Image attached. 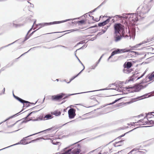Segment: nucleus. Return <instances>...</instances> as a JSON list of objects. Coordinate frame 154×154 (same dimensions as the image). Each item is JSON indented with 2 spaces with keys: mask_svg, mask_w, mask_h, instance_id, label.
Masks as SVG:
<instances>
[{
  "mask_svg": "<svg viewBox=\"0 0 154 154\" xmlns=\"http://www.w3.org/2000/svg\"><path fill=\"white\" fill-rule=\"evenodd\" d=\"M4 91H5V88H4Z\"/></svg>",
  "mask_w": 154,
  "mask_h": 154,
  "instance_id": "nucleus-40",
  "label": "nucleus"
},
{
  "mask_svg": "<svg viewBox=\"0 0 154 154\" xmlns=\"http://www.w3.org/2000/svg\"><path fill=\"white\" fill-rule=\"evenodd\" d=\"M37 116H37L36 114V112L35 111H33L29 114L26 117H29V120L36 121L38 120Z\"/></svg>",
  "mask_w": 154,
  "mask_h": 154,
  "instance_id": "nucleus-6",
  "label": "nucleus"
},
{
  "mask_svg": "<svg viewBox=\"0 0 154 154\" xmlns=\"http://www.w3.org/2000/svg\"><path fill=\"white\" fill-rule=\"evenodd\" d=\"M130 153L132 154H143V152L139 150L138 149H134L132 150Z\"/></svg>",
  "mask_w": 154,
  "mask_h": 154,
  "instance_id": "nucleus-11",
  "label": "nucleus"
},
{
  "mask_svg": "<svg viewBox=\"0 0 154 154\" xmlns=\"http://www.w3.org/2000/svg\"><path fill=\"white\" fill-rule=\"evenodd\" d=\"M105 154H109L114 152L116 151V148L113 143H109L105 146L104 147Z\"/></svg>",
  "mask_w": 154,
  "mask_h": 154,
  "instance_id": "nucleus-2",
  "label": "nucleus"
},
{
  "mask_svg": "<svg viewBox=\"0 0 154 154\" xmlns=\"http://www.w3.org/2000/svg\"><path fill=\"white\" fill-rule=\"evenodd\" d=\"M92 17L93 18H94L93 17Z\"/></svg>",
  "mask_w": 154,
  "mask_h": 154,
  "instance_id": "nucleus-41",
  "label": "nucleus"
},
{
  "mask_svg": "<svg viewBox=\"0 0 154 154\" xmlns=\"http://www.w3.org/2000/svg\"><path fill=\"white\" fill-rule=\"evenodd\" d=\"M147 124H153L154 123V121L151 119H148V120H147Z\"/></svg>",
  "mask_w": 154,
  "mask_h": 154,
  "instance_id": "nucleus-30",
  "label": "nucleus"
},
{
  "mask_svg": "<svg viewBox=\"0 0 154 154\" xmlns=\"http://www.w3.org/2000/svg\"><path fill=\"white\" fill-rule=\"evenodd\" d=\"M70 19L66 20H65L63 21H54L50 23H42L39 24V25L41 26V27H44V26L50 25H51L57 24L58 23H60L62 22H65L67 21L70 20Z\"/></svg>",
  "mask_w": 154,
  "mask_h": 154,
  "instance_id": "nucleus-5",
  "label": "nucleus"
},
{
  "mask_svg": "<svg viewBox=\"0 0 154 154\" xmlns=\"http://www.w3.org/2000/svg\"><path fill=\"white\" fill-rule=\"evenodd\" d=\"M23 123V122H20L19 121H17L15 124V125L18 126L19 128H21V124Z\"/></svg>",
  "mask_w": 154,
  "mask_h": 154,
  "instance_id": "nucleus-28",
  "label": "nucleus"
},
{
  "mask_svg": "<svg viewBox=\"0 0 154 154\" xmlns=\"http://www.w3.org/2000/svg\"><path fill=\"white\" fill-rule=\"evenodd\" d=\"M71 149H69L62 154H71Z\"/></svg>",
  "mask_w": 154,
  "mask_h": 154,
  "instance_id": "nucleus-32",
  "label": "nucleus"
},
{
  "mask_svg": "<svg viewBox=\"0 0 154 154\" xmlns=\"http://www.w3.org/2000/svg\"><path fill=\"white\" fill-rule=\"evenodd\" d=\"M147 120H145L143 119H141V120H139L137 122L140 123V122H141V123H140V124L144 125H145L146 124H147Z\"/></svg>",
  "mask_w": 154,
  "mask_h": 154,
  "instance_id": "nucleus-24",
  "label": "nucleus"
},
{
  "mask_svg": "<svg viewBox=\"0 0 154 154\" xmlns=\"http://www.w3.org/2000/svg\"><path fill=\"white\" fill-rule=\"evenodd\" d=\"M90 154H102L101 152L98 149H95L90 152Z\"/></svg>",
  "mask_w": 154,
  "mask_h": 154,
  "instance_id": "nucleus-20",
  "label": "nucleus"
},
{
  "mask_svg": "<svg viewBox=\"0 0 154 154\" xmlns=\"http://www.w3.org/2000/svg\"><path fill=\"white\" fill-rule=\"evenodd\" d=\"M54 135L53 134H48L46 136H44V137L45 138V139H50V137H53Z\"/></svg>",
  "mask_w": 154,
  "mask_h": 154,
  "instance_id": "nucleus-29",
  "label": "nucleus"
},
{
  "mask_svg": "<svg viewBox=\"0 0 154 154\" xmlns=\"http://www.w3.org/2000/svg\"><path fill=\"white\" fill-rule=\"evenodd\" d=\"M124 68L123 70V72L125 73H129L133 71V69L130 68L126 67H124Z\"/></svg>",
  "mask_w": 154,
  "mask_h": 154,
  "instance_id": "nucleus-14",
  "label": "nucleus"
},
{
  "mask_svg": "<svg viewBox=\"0 0 154 154\" xmlns=\"http://www.w3.org/2000/svg\"><path fill=\"white\" fill-rule=\"evenodd\" d=\"M53 118L52 117V116L50 114H48L46 115L44 117V119L45 120H47L48 119H51Z\"/></svg>",
  "mask_w": 154,
  "mask_h": 154,
  "instance_id": "nucleus-26",
  "label": "nucleus"
},
{
  "mask_svg": "<svg viewBox=\"0 0 154 154\" xmlns=\"http://www.w3.org/2000/svg\"><path fill=\"white\" fill-rule=\"evenodd\" d=\"M126 133H125V134H124L123 135H121V136H119V137H118V138H117V139H118V138H120L121 137H122L124 136L125 135V134Z\"/></svg>",
  "mask_w": 154,
  "mask_h": 154,
  "instance_id": "nucleus-36",
  "label": "nucleus"
},
{
  "mask_svg": "<svg viewBox=\"0 0 154 154\" xmlns=\"http://www.w3.org/2000/svg\"><path fill=\"white\" fill-rule=\"evenodd\" d=\"M149 9L147 6L146 5L143 6L141 9L140 12L142 14H146L148 12Z\"/></svg>",
  "mask_w": 154,
  "mask_h": 154,
  "instance_id": "nucleus-15",
  "label": "nucleus"
},
{
  "mask_svg": "<svg viewBox=\"0 0 154 154\" xmlns=\"http://www.w3.org/2000/svg\"><path fill=\"white\" fill-rule=\"evenodd\" d=\"M124 28V26L120 23H116L115 24L114 38L116 42L120 41L122 37H128L127 35H125Z\"/></svg>",
  "mask_w": 154,
  "mask_h": 154,
  "instance_id": "nucleus-1",
  "label": "nucleus"
},
{
  "mask_svg": "<svg viewBox=\"0 0 154 154\" xmlns=\"http://www.w3.org/2000/svg\"><path fill=\"white\" fill-rule=\"evenodd\" d=\"M135 76V74H134L131 77V78H130V79H129V80H128V81H132L133 80V79H134V77Z\"/></svg>",
  "mask_w": 154,
  "mask_h": 154,
  "instance_id": "nucleus-33",
  "label": "nucleus"
},
{
  "mask_svg": "<svg viewBox=\"0 0 154 154\" xmlns=\"http://www.w3.org/2000/svg\"><path fill=\"white\" fill-rule=\"evenodd\" d=\"M38 29H37L34 31L33 32H32L31 34L29 35V36H26L25 38V41L27 40V39H28L30 37V36L32 35V34H33V33H35V32H36V37H37L38 36H39L41 35V33H40L38 31Z\"/></svg>",
  "mask_w": 154,
  "mask_h": 154,
  "instance_id": "nucleus-10",
  "label": "nucleus"
},
{
  "mask_svg": "<svg viewBox=\"0 0 154 154\" xmlns=\"http://www.w3.org/2000/svg\"><path fill=\"white\" fill-rule=\"evenodd\" d=\"M122 98H121L119 99H118L117 100H115L114 102H112L111 104H113L116 102H117V101H119V100H120Z\"/></svg>",
  "mask_w": 154,
  "mask_h": 154,
  "instance_id": "nucleus-34",
  "label": "nucleus"
},
{
  "mask_svg": "<svg viewBox=\"0 0 154 154\" xmlns=\"http://www.w3.org/2000/svg\"><path fill=\"white\" fill-rule=\"evenodd\" d=\"M154 113V112H151L150 113H149L147 114L146 116V117L147 119V120L148 119H150L153 117L154 115L152 114V113Z\"/></svg>",
  "mask_w": 154,
  "mask_h": 154,
  "instance_id": "nucleus-21",
  "label": "nucleus"
},
{
  "mask_svg": "<svg viewBox=\"0 0 154 154\" xmlns=\"http://www.w3.org/2000/svg\"><path fill=\"white\" fill-rule=\"evenodd\" d=\"M131 17L130 18V20H131V21H133L134 22H135V21H137L138 20V18L137 17V15L136 14H133V15L131 16Z\"/></svg>",
  "mask_w": 154,
  "mask_h": 154,
  "instance_id": "nucleus-16",
  "label": "nucleus"
},
{
  "mask_svg": "<svg viewBox=\"0 0 154 154\" xmlns=\"http://www.w3.org/2000/svg\"><path fill=\"white\" fill-rule=\"evenodd\" d=\"M61 112L58 110H56L54 112H51V114L54 115L56 116H58L61 115Z\"/></svg>",
  "mask_w": 154,
  "mask_h": 154,
  "instance_id": "nucleus-19",
  "label": "nucleus"
},
{
  "mask_svg": "<svg viewBox=\"0 0 154 154\" xmlns=\"http://www.w3.org/2000/svg\"><path fill=\"white\" fill-rule=\"evenodd\" d=\"M144 74H143V75H142L140 77H139L137 79H140V78L142 77L143 76V75Z\"/></svg>",
  "mask_w": 154,
  "mask_h": 154,
  "instance_id": "nucleus-37",
  "label": "nucleus"
},
{
  "mask_svg": "<svg viewBox=\"0 0 154 154\" xmlns=\"http://www.w3.org/2000/svg\"><path fill=\"white\" fill-rule=\"evenodd\" d=\"M75 111V109L73 108H71L68 110L69 117L70 119H73L74 118L76 115Z\"/></svg>",
  "mask_w": 154,
  "mask_h": 154,
  "instance_id": "nucleus-8",
  "label": "nucleus"
},
{
  "mask_svg": "<svg viewBox=\"0 0 154 154\" xmlns=\"http://www.w3.org/2000/svg\"><path fill=\"white\" fill-rule=\"evenodd\" d=\"M76 23L78 25H82L86 23V21L84 20H82L80 21H78Z\"/></svg>",
  "mask_w": 154,
  "mask_h": 154,
  "instance_id": "nucleus-22",
  "label": "nucleus"
},
{
  "mask_svg": "<svg viewBox=\"0 0 154 154\" xmlns=\"http://www.w3.org/2000/svg\"><path fill=\"white\" fill-rule=\"evenodd\" d=\"M147 79L149 80V81H151L153 80L154 78V73L152 72L150 75H149L147 77Z\"/></svg>",
  "mask_w": 154,
  "mask_h": 154,
  "instance_id": "nucleus-23",
  "label": "nucleus"
},
{
  "mask_svg": "<svg viewBox=\"0 0 154 154\" xmlns=\"http://www.w3.org/2000/svg\"><path fill=\"white\" fill-rule=\"evenodd\" d=\"M137 88L138 89V91L141 90L143 88V86L140 85H138L137 87Z\"/></svg>",
  "mask_w": 154,
  "mask_h": 154,
  "instance_id": "nucleus-31",
  "label": "nucleus"
},
{
  "mask_svg": "<svg viewBox=\"0 0 154 154\" xmlns=\"http://www.w3.org/2000/svg\"><path fill=\"white\" fill-rule=\"evenodd\" d=\"M98 97L95 96H92L88 100V102L90 104L88 107L94 106L99 103Z\"/></svg>",
  "mask_w": 154,
  "mask_h": 154,
  "instance_id": "nucleus-3",
  "label": "nucleus"
},
{
  "mask_svg": "<svg viewBox=\"0 0 154 154\" xmlns=\"http://www.w3.org/2000/svg\"><path fill=\"white\" fill-rule=\"evenodd\" d=\"M108 27L109 26H106L104 27H102L101 29V30L103 32V33H104L106 32V31Z\"/></svg>",
  "mask_w": 154,
  "mask_h": 154,
  "instance_id": "nucleus-25",
  "label": "nucleus"
},
{
  "mask_svg": "<svg viewBox=\"0 0 154 154\" xmlns=\"http://www.w3.org/2000/svg\"><path fill=\"white\" fill-rule=\"evenodd\" d=\"M80 73H79L78 74H77L75 76H74V77H73L70 80V81H71V80H73L75 78H76L77 76H78V75H79V74Z\"/></svg>",
  "mask_w": 154,
  "mask_h": 154,
  "instance_id": "nucleus-35",
  "label": "nucleus"
},
{
  "mask_svg": "<svg viewBox=\"0 0 154 154\" xmlns=\"http://www.w3.org/2000/svg\"><path fill=\"white\" fill-rule=\"evenodd\" d=\"M80 152V149H71V154H79Z\"/></svg>",
  "mask_w": 154,
  "mask_h": 154,
  "instance_id": "nucleus-18",
  "label": "nucleus"
},
{
  "mask_svg": "<svg viewBox=\"0 0 154 154\" xmlns=\"http://www.w3.org/2000/svg\"><path fill=\"white\" fill-rule=\"evenodd\" d=\"M52 143L54 144H56L55 143H54V142H53V141H52Z\"/></svg>",
  "mask_w": 154,
  "mask_h": 154,
  "instance_id": "nucleus-39",
  "label": "nucleus"
},
{
  "mask_svg": "<svg viewBox=\"0 0 154 154\" xmlns=\"http://www.w3.org/2000/svg\"><path fill=\"white\" fill-rule=\"evenodd\" d=\"M28 143H28L27 142L26 139H22L20 141V143L21 144H24V145H25V144H28Z\"/></svg>",
  "mask_w": 154,
  "mask_h": 154,
  "instance_id": "nucleus-27",
  "label": "nucleus"
},
{
  "mask_svg": "<svg viewBox=\"0 0 154 154\" xmlns=\"http://www.w3.org/2000/svg\"><path fill=\"white\" fill-rule=\"evenodd\" d=\"M67 97H64V98H63V99H65Z\"/></svg>",
  "mask_w": 154,
  "mask_h": 154,
  "instance_id": "nucleus-38",
  "label": "nucleus"
},
{
  "mask_svg": "<svg viewBox=\"0 0 154 154\" xmlns=\"http://www.w3.org/2000/svg\"><path fill=\"white\" fill-rule=\"evenodd\" d=\"M132 64L130 62H126L123 65L124 67L130 68L132 66Z\"/></svg>",
  "mask_w": 154,
  "mask_h": 154,
  "instance_id": "nucleus-17",
  "label": "nucleus"
},
{
  "mask_svg": "<svg viewBox=\"0 0 154 154\" xmlns=\"http://www.w3.org/2000/svg\"><path fill=\"white\" fill-rule=\"evenodd\" d=\"M124 140H121L120 141L116 142L115 143H113L116 148V147H118L123 145L124 144Z\"/></svg>",
  "mask_w": 154,
  "mask_h": 154,
  "instance_id": "nucleus-12",
  "label": "nucleus"
},
{
  "mask_svg": "<svg viewBox=\"0 0 154 154\" xmlns=\"http://www.w3.org/2000/svg\"><path fill=\"white\" fill-rule=\"evenodd\" d=\"M110 18H108L104 22L99 23L98 26H103L108 23L110 21Z\"/></svg>",
  "mask_w": 154,
  "mask_h": 154,
  "instance_id": "nucleus-13",
  "label": "nucleus"
},
{
  "mask_svg": "<svg viewBox=\"0 0 154 154\" xmlns=\"http://www.w3.org/2000/svg\"><path fill=\"white\" fill-rule=\"evenodd\" d=\"M130 51V50L128 48L122 49H117V50L113 51L111 53V55L109 58V59L111 58L113 56L119 53H122L128 52Z\"/></svg>",
  "mask_w": 154,
  "mask_h": 154,
  "instance_id": "nucleus-4",
  "label": "nucleus"
},
{
  "mask_svg": "<svg viewBox=\"0 0 154 154\" xmlns=\"http://www.w3.org/2000/svg\"><path fill=\"white\" fill-rule=\"evenodd\" d=\"M64 95V94H61L59 95L53 96L52 97V100H57L62 98Z\"/></svg>",
  "mask_w": 154,
  "mask_h": 154,
  "instance_id": "nucleus-9",
  "label": "nucleus"
},
{
  "mask_svg": "<svg viewBox=\"0 0 154 154\" xmlns=\"http://www.w3.org/2000/svg\"><path fill=\"white\" fill-rule=\"evenodd\" d=\"M13 95L15 98L16 99L21 103H23V106H24L25 107H27L29 106L30 103L29 102L22 100L18 97L14 95V94H13Z\"/></svg>",
  "mask_w": 154,
  "mask_h": 154,
  "instance_id": "nucleus-7",
  "label": "nucleus"
}]
</instances>
